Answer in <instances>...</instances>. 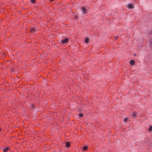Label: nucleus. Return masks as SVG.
<instances>
[{
	"mask_svg": "<svg viewBox=\"0 0 152 152\" xmlns=\"http://www.w3.org/2000/svg\"><path fill=\"white\" fill-rule=\"evenodd\" d=\"M81 10L82 13L83 14L86 13L88 12V10L85 8L83 7H81Z\"/></svg>",
	"mask_w": 152,
	"mask_h": 152,
	"instance_id": "1",
	"label": "nucleus"
},
{
	"mask_svg": "<svg viewBox=\"0 0 152 152\" xmlns=\"http://www.w3.org/2000/svg\"><path fill=\"white\" fill-rule=\"evenodd\" d=\"M68 38H66L64 39L61 40V42L62 44H64L68 42Z\"/></svg>",
	"mask_w": 152,
	"mask_h": 152,
	"instance_id": "2",
	"label": "nucleus"
},
{
	"mask_svg": "<svg viewBox=\"0 0 152 152\" xmlns=\"http://www.w3.org/2000/svg\"><path fill=\"white\" fill-rule=\"evenodd\" d=\"M127 7L129 9H132L134 7L133 5L131 4H129L127 5Z\"/></svg>",
	"mask_w": 152,
	"mask_h": 152,
	"instance_id": "3",
	"label": "nucleus"
},
{
	"mask_svg": "<svg viewBox=\"0 0 152 152\" xmlns=\"http://www.w3.org/2000/svg\"><path fill=\"white\" fill-rule=\"evenodd\" d=\"M66 144V146L67 147L69 148L70 146V143L68 142H66L65 143Z\"/></svg>",
	"mask_w": 152,
	"mask_h": 152,
	"instance_id": "4",
	"label": "nucleus"
},
{
	"mask_svg": "<svg viewBox=\"0 0 152 152\" xmlns=\"http://www.w3.org/2000/svg\"><path fill=\"white\" fill-rule=\"evenodd\" d=\"M134 61L133 60H131L130 61V64L131 65H133L134 64Z\"/></svg>",
	"mask_w": 152,
	"mask_h": 152,
	"instance_id": "5",
	"label": "nucleus"
},
{
	"mask_svg": "<svg viewBox=\"0 0 152 152\" xmlns=\"http://www.w3.org/2000/svg\"><path fill=\"white\" fill-rule=\"evenodd\" d=\"M89 42V39L88 38H86L85 40V42L86 43H88Z\"/></svg>",
	"mask_w": 152,
	"mask_h": 152,
	"instance_id": "6",
	"label": "nucleus"
},
{
	"mask_svg": "<svg viewBox=\"0 0 152 152\" xmlns=\"http://www.w3.org/2000/svg\"><path fill=\"white\" fill-rule=\"evenodd\" d=\"M148 131L149 132H151L152 131V125H151L150 126Z\"/></svg>",
	"mask_w": 152,
	"mask_h": 152,
	"instance_id": "7",
	"label": "nucleus"
},
{
	"mask_svg": "<svg viewBox=\"0 0 152 152\" xmlns=\"http://www.w3.org/2000/svg\"><path fill=\"white\" fill-rule=\"evenodd\" d=\"M88 148V147L87 146H84L83 148V149L84 150V151H86L87 150V149Z\"/></svg>",
	"mask_w": 152,
	"mask_h": 152,
	"instance_id": "8",
	"label": "nucleus"
},
{
	"mask_svg": "<svg viewBox=\"0 0 152 152\" xmlns=\"http://www.w3.org/2000/svg\"><path fill=\"white\" fill-rule=\"evenodd\" d=\"M8 149L9 148H4L3 149V151L4 152H7V151L8 150Z\"/></svg>",
	"mask_w": 152,
	"mask_h": 152,
	"instance_id": "9",
	"label": "nucleus"
},
{
	"mask_svg": "<svg viewBox=\"0 0 152 152\" xmlns=\"http://www.w3.org/2000/svg\"><path fill=\"white\" fill-rule=\"evenodd\" d=\"M136 116V114L135 113H132V116L133 117H135Z\"/></svg>",
	"mask_w": 152,
	"mask_h": 152,
	"instance_id": "10",
	"label": "nucleus"
},
{
	"mask_svg": "<svg viewBox=\"0 0 152 152\" xmlns=\"http://www.w3.org/2000/svg\"><path fill=\"white\" fill-rule=\"evenodd\" d=\"M30 30H31V32H34L35 31L34 30V28H31Z\"/></svg>",
	"mask_w": 152,
	"mask_h": 152,
	"instance_id": "11",
	"label": "nucleus"
},
{
	"mask_svg": "<svg viewBox=\"0 0 152 152\" xmlns=\"http://www.w3.org/2000/svg\"><path fill=\"white\" fill-rule=\"evenodd\" d=\"M83 116V114L82 113H79V116L80 117H82Z\"/></svg>",
	"mask_w": 152,
	"mask_h": 152,
	"instance_id": "12",
	"label": "nucleus"
},
{
	"mask_svg": "<svg viewBox=\"0 0 152 152\" xmlns=\"http://www.w3.org/2000/svg\"><path fill=\"white\" fill-rule=\"evenodd\" d=\"M150 45L152 47V39H151L150 40Z\"/></svg>",
	"mask_w": 152,
	"mask_h": 152,
	"instance_id": "13",
	"label": "nucleus"
},
{
	"mask_svg": "<svg viewBox=\"0 0 152 152\" xmlns=\"http://www.w3.org/2000/svg\"><path fill=\"white\" fill-rule=\"evenodd\" d=\"M31 2L32 3H34L35 2V0H31Z\"/></svg>",
	"mask_w": 152,
	"mask_h": 152,
	"instance_id": "14",
	"label": "nucleus"
},
{
	"mask_svg": "<svg viewBox=\"0 0 152 152\" xmlns=\"http://www.w3.org/2000/svg\"><path fill=\"white\" fill-rule=\"evenodd\" d=\"M128 120V118H124V120L125 122H126Z\"/></svg>",
	"mask_w": 152,
	"mask_h": 152,
	"instance_id": "15",
	"label": "nucleus"
},
{
	"mask_svg": "<svg viewBox=\"0 0 152 152\" xmlns=\"http://www.w3.org/2000/svg\"><path fill=\"white\" fill-rule=\"evenodd\" d=\"M118 37V36H116L115 37V39H117Z\"/></svg>",
	"mask_w": 152,
	"mask_h": 152,
	"instance_id": "16",
	"label": "nucleus"
},
{
	"mask_svg": "<svg viewBox=\"0 0 152 152\" xmlns=\"http://www.w3.org/2000/svg\"><path fill=\"white\" fill-rule=\"evenodd\" d=\"M50 1H53L54 0H50Z\"/></svg>",
	"mask_w": 152,
	"mask_h": 152,
	"instance_id": "17",
	"label": "nucleus"
}]
</instances>
